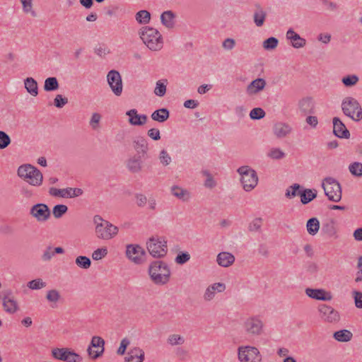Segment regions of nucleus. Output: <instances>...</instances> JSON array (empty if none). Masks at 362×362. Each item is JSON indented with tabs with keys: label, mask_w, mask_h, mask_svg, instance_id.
Returning a JSON list of instances; mask_svg holds the SVG:
<instances>
[{
	"label": "nucleus",
	"mask_w": 362,
	"mask_h": 362,
	"mask_svg": "<svg viewBox=\"0 0 362 362\" xmlns=\"http://www.w3.org/2000/svg\"><path fill=\"white\" fill-rule=\"evenodd\" d=\"M151 280L156 285L168 284L170 278V269L167 263L163 261H153L148 269Z\"/></svg>",
	"instance_id": "nucleus-1"
},
{
	"label": "nucleus",
	"mask_w": 362,
	"mask_h": 362,
	"mask_svg": "<svg viewBox=\"0 0 362 362\" xmlns=\"http://www.w3.org/2000/svg\"><path fill=\"white\" fill-rule=\"evenodd\" d=\"M143 42L153 51L159 50L163 47L162 35L156 29L151 27H143L139 33Z\"/></svg>",
	"instance_id": "nucleus-2"
},
{
	"label": "nucleus",
	"mask_w": 362,
	"mask_h": 362,
	"mask_svg": "<svg viewBox=\"0 0 362 362\" xmlns=\"http://www.w3.org/2000/svg\"><path fill=\"white\" fill-rule=\"evenodd\" d=\"M146 248L154 258L164 257L168 252L167 240L163 236H152L146 242Z\"/></svg>",
	"instance_id": "nucleus-3"
},
{
	"label": "nucleus",
	"mask_w": 362,
	"mask_h": 362,
	"mask_svg": "<svg viewBox=\"0 0 362 362\" xmlns=\"http://www.w3.org/2000/svg\"><path fill=\"white\" fill-rule=\"evenodd\" d=\"M18 175L33 186H40L42 183V173L30 164L20 166L18 169Z\"/></svg>",
	"instance_id": "nucleus-4"
},
{
	"label": "nucleus",
	"mask_w": 362,
	"mask_h": 362,
	"mask_svg": "<svg viewBox=\"0 0 362 362\" xmlns=\"http://www.w3.org/2000/svg\"><path fill=\"white\" fill-rule=\"evenodd\" d=\"M344 114L354 121L362 119V107L358 100L352 97L345 98L341 103Z\"/></svg>",
	"instance_id": "nucleus-5"
},
{
	"label": "nucleus",
	"mask_w": 362,
	"mask_h": 362,
	"mask_svg": "<svg viewBox=\"0 0 362 362\" xmlns=\"http://www.w3.org/2000/svg\"><path fill=\"white\" fill-rule=\"evenodd\" d=\"M238 172L241 175V183L245 191H251L257 186L258 177L255 170L247 165H244L240 167Z\"/></svg>",
	"instance_id": "nucleus-6"
},
{
	"label": "nucleus",
	"mask_w": 362,
	"mask_h": 362,
	"mask_svg": "<svg viewBox=\"0 0 362 362\" xmlns=\"http://www.w3.org/2000/svg\"><path fill=\"white\" fill-rule=\"evenodd\" d=\"M326 196L329 200L338 202L341 199V188L339 182L332 177H326L322 182Z\"/></svg>",
	"instance_id": "nucleus-7"
},
{
	"label": "nucleus",
	"mask_w": 362,
	"mask_h": 362,
	"mask_svg": "<svg viewBox=\"0 0 362 362\" xmlns=\"http://www.w3.org/2000/svg\"><path fill=\"white\" fill-rule=\"evenodd\" d=\"M52 356L57 360L65 362H81L82 357L69 348H54L52 350Z\"/></svg>",
	"instance_id": "nucleus-8"
},
{
	"label": "nucleus",
	"mask_w": 362,
	"mask_h": 362,
	"mask_svg": "<svg viewBox=\"0 0 362 362\" xmlns=\"http://www.w3.org/2000/svg\"><path fill=\"white\" fill-rule=\"evenodd\" d=\"M238 358L241 362H261L262 356L259 350L254 346H245L238 349Z\"/></svg>",
	"instance_id": "nucleus-9"
},
{
	"label": "nucleus",
	"mask_w": 362,
	"mask_h": 362,
	"mask_svg": "<svg viewBox=\"0 0 362 362\" xmlns=\"http://www.w3.org/2000/svg\"><path fill=\"white\" fill-rule=\"evenodd\" d=\"M105 351V340L98 336H94L91 339L90 344L88 347L87 351L89 356L95 360L100 357Z\"/></svg>",
	"instance_id": "nucleus-10"
},
{
	"label": "nucleus",
	"mask_w": 362,
	"mask_h": 362,
	"mask_svg": "<svg viewBox=\"0 0 362 362\" xmlns=\"http://www.w3.org/2000/svg\"><path fill=\"white\" fill-rule=\"evenodd\" d=\"M127 257L136 264H142L145 261L146 253L139 245H128L126 250Z\"/></svg>",
	"instance_id": "nucleus-11"
},
{
	"label": "nucleus",
	"mask_w": 362,
	"mask_h": 362,
	"mask_svg": "<svg viewBox=\"0 0 362 362\" xmlns=\"http://www.w3.org/2000/svg\"><path fill=\"white\" fill-rule=\"evenodd\" d=\"M107 79L112 92L119 96L122 92V81L120 74L115 70H111L107 75Z\"/></svg>",
	"instance_id": "nucleus-12"
},
{
	"label": "nucleus",
	"mask_w": 362,
	"mask_h": 362,
	"mask_svg": "<svg viewBox=\"0 0 362 362\" xmlns=\"http://www.w3.org/2000/svg\"><path fill=\"white\" fill-rule=\"evenodd\" d=\"M95 232L98 238L108 240L117 233L118 228L110 222H106L103 226L95 227Z\"/></svg>",
	"instance_id": "nucleus-13"
},
{
	"label": "nucleus",
	"mask_w": 362,
	"mask_h": 362,
	"mask_svg": "<svg viewBox=\"0 0 362 362\" xmlns=\"http://www.w3.org/2000/svg\"><path fill=\"white\" fill-rule=\"evenodd\" d=\"M30 214L37 221H45L50 216V210L45 204H36L30 209Z\"/></svg>",
	"instance_id": "nucleus-14"
},
{
	"label": "nucleus",
	"mask_w": 362,
	"mask_h": 362,
	"mask_svg": "<svg viewBox=\"0 0 362 362\" xmlns=\"http://www.w3.org/2000/svg\"><path fill=\"white\" fill-rule=\"evenodd\" d=\"M3 307L4 310L10 314H13L19 309L17 301L14 299L11 290H6L2 296Z\"/></svg>",
	"instance_id": "nucleus-15"
},
{
	"label": "nucleus",
	"mask_w": 362,
	"mask_h": 362,
	"mask_svg": "<svg viewBox=\"0 0 362 362\" xmlns=\"http://www.w3.org/2000/svg\"><path fill=\"white\" fill-rule=\"evenodd\" d=\"M318 311L321 315V317L327 322H338L340 319L338 311L329 305L325 304L320 305L318 306Z\"/></svg>",
	"instance_id": "nucleus-16"
},
{
	"label": "nucleus",
	"mask_w": 362,
	"mask_h": 362,
	"mask_svg": "<svg viewBox=\"0 0 362 362\" xmlns=\"http://www.w3.org/2000/svg\"><path fill=\"white\" fill-rule=\"evenodd\" d=\"M246 332L252 335H259L263 328L262 322L257 317H250L244 322Z\"/></svg>",
	"instance_id": "nucleus-17"
},
{
	"label": "nucleus",
	"mask_w": 362,
	"mask_h": 362,
	"mask_svg": "<svg viewBox=\"0 0 362 362\" xmlns=\"http://www.w3.org/2000/svg\"><path fill=\"white\" fill-rule=\"evenodd\" d=\"M332 122L333 133L336 136L340 139H349L350 137L349 131L339 117H334Z\"/></svg>",
	"instance_id": "nucleus-18"
},
{
	"label": "nucleus",
	"mask_w": 362,
	"mask_h": 362,
	"mask_svg": "<svg viewBox=\"0 0 362 362\" xmlns=\"http://www.w3.org/2000/svg\"><path fill=\"white\" fill-rule=\"evenodd\" d=\"M305 293L310 297L315 300H331L332 296L329 292H327L323 289L306 288Z\"/></svg>",
	"instance_id": "nucleus-19"
},
{
	"label": "nucleus",
	"mask_w": 362,
	"mask_h": 362,
	"mask_svg": "<svg viewBox=\"0 0 362 362\" xmlns=\"http://www.w3.org/2000/svg\"><path fill=\"white\" fill-rule=\"evenodd\" d=\"M266 81L262 78L253 80L246 88L247 93L250 95H255L262 90L266 86Z\"/></svg>",
	"instance_id": "nucleus-20"
},
{
	"label": "nucleus",
	"mask_w": 362,
	"mask_h": 362,
	"mask_svg": "<svg viewBox=\"0 0 362 362\" xmlns=\"http://www.w3.org/2000/svg\"><path fill=\"white\" fill-rule=\"evenodd\" d=\"M226 289V285L223 283H215L211 286H209L204 293V299L206 300H211L214 298L215 293H221Z\"/></svg>",
	"instance_id": "nucleus-21"
},
{
	"label": "nucleus",
	"mask_w": 362,
	"mask_h": 362,
	"mask_svg": "<svg viewBox=\"0 0 362 362\" xmlns=\"http://www.w3.org/2000/svg\"><path fill=\"white\" fill-rule=\"evenodd\" d=\"M286 37L291 40L292 45L295 48H301L306 44L304 38H302L298 33H295L293 29H289L286 33Z\"/></svg>",
	"instance_id": "nucleus-22"
},
{
	"label": "nucleus",
	"mask_w": 362,
	"mask_h": 362,
	"mask_svg": "<svg viewBox=\"0 0 362 362\" xmlns=\"http://www.w3.org/2000/svg\"><path fill=\"white\" fill-rule=\"evenodd\" d=\"M300 202L303 204H307L317 197V190L315 189H303L298 191Z\"/></svg>",
	"instance_id": "nucleus-23"
},
{
	"label": "nucleus",
	"mask_w": 362,
	"mask_h": 362,
	"mask_svg": "<svg viewBox=\"0 0 362 362\" xmlns=\"http://www.w3.org/2000/svg\"><path fill=\"white\" fill-rule=\"evenodd\" d=\"M234 261L235 257L230 252H222L217 255V262L221 267H229Z\"/></svg>",
	"instance_id": "nucleus-24"
},
{
	"label": "nucleus",
	"mask_w": 362,
	"mask_h": 362,
	"mask_svg": "<svg viewBox=\"0 0 362 362\" xmlns=\"http://www.w3.org/2000/svg\"><path fill=\"white\" fill-rule=\"evenodd\" d=\"M170 117V112L167 108H160L155 110L151 115L153 120L160 123L165 122Z\"/></svg>",
	"instance_id": "nucleus-25"
},
{
	"label": "nucleus",
	"mask_w": 362,
	"mask_h": 362,
	"mask_svg": "<svg viewBox=\"0 0 362 362\" xmlns=\"http://www.w3.org/2000/svg\"><path fill=\"white\" fill-rule=\"evenodd\" d=\"M144 358V351L139 348H134L130 351L129 356L125 358V362H143Z\"/></svg>",
	"instance_id": "nucleus-26"
},
{
	"label": "nucleus",
	"mask_w": 362,
	"mask_h": 362,
	"mask_svg": "<svg viewBox=\"0 0 362 362\" xmlns=\"http://www.w3.org/2000/svg\"><path fill=\"white\" fill-rule=\"evenodd\" d=\"M291 131V129L289 125L285 123L279 122L274 126V133L279 138L286 136Z\"/></svg>",
	"instance_id": "nucleus-27"
},
{
	"label": "nucleus",
	"mask_w": 362,
	"mask_h": 362,
	"mask_svg": "<svg viewBox=\"0 0 362 362\" xmlns=\"http://www.w3.org/2000/svg\"><path fill=\"white\" fill-rule=\"evenodd\" d=\"M299 108L305 114L314 112V104L311 98H303L299 101Z\"/></svg>",
	"instance_id": "nucleus-28"
},
{
	"label": "nucleus",
	"mask_w": 362,
	"mask_h": 362,
	"mask_svg": "<svg viewBox=\"0 0 362 362\" xmlns=\"http://www.w3.org/2000/svg\"><path fill=\"white\" fill-rule=\"evenodd\" d=\"M175 16L171 11H164L160 16L161 23L168 28L174 27V18Z\"/></svg>",
	"instance_id": "nucleus-29"
},
{
	"label": "nucleus",
	"mask_w": 362,
	"mask_h": 362,
	"mask_svg": "<svg viewBox=\"0 0 362 362\" xmlns=\"http://www.w3.org/2000/svg\"><path fill=\"white\" fill-rule=\"evenodd\" d=\"M25 88L27 91L33 96H37L38 94V88L37 81L32 77H28L24 81Z\"/></svg>",
	"instance_id": "nucleus-30"
},
{
	"label": "nucleus",
	"mask_w": 362,
	"mask_h": 362,
	"mask_svg": "<svg viewBox=\"0 0 362 362\" xmlns=\"http://www.w3.org/2000/svg\"><path fill=\"white\" fill-rule=\"evenodd\" d=\"M134 148L138 153L146 154L148 151V142L144 137L140 136L134 141Z\"/></svg>",
	"instance_id": "nucleus-31"
},
{
	"label": "nucleus",
	"mask_w": 362,
	"mask_h": 362,
	"mask_svg": "<svg viewBox=\"0 0 362 362\" xmlns=\"http://www.w3.org/2000/svg\"><path fill=\"white\" fill-rule=\"evenodd\" d=\"M352 337V333L348 329H341L334 333V339L341 342L349 341Z\"/></svg>",
	"instance_id": "nucleus-32"
},
{
	"label": "nucleus",
	"mask_w": 362,
	"mask_h": 362,
	"mask_svg": "<svg viewBox=\"0 0 362 362\" xmlns=\"http://www.w3.org/2000/svg\"><path fill=\"white\" fill-rule=\"evenodd\" d=\"M59 87L58 80L56 77H49L45 79L44 90L47 92L57 90Z\"/></svg>",
	"instance_id": "nucleus-33"
},
{
	"label": "nucleus",
	"mask_w": 362,
	"mask_h": 362,
	"mask_svg": "<svg viewBox=\"0 0 362 362\" xmlns=\"http://www.w3.org/2000/svg\"><path fill=\"white\" fill-rule=\"evenodd\" d=\"M306 227L308 233L314 235L320 229V222L317 218H311L307 221Z\"/></svg>",
	"instance_id": "nucleus-34"
},
{
	"label": "nucleus",
	"mask_w": 362,
	"mask_h": 362,
	"mask_svg": "<svg viewBox=\"0 0 362 362\" xmlns=\"http://www.w3.org/2000/svg\"><path fill=\"white\" fill-rule=\"evenodd\" d=\"M171 192L175 197L182 199V201H187L189 198V193L188 191L178 186H173L171 188Z\"/></svg>",
	"instance_id": "nucleus-35"
},
{
	"label": "nucleus",
	"mask_w": 362,
	"mask_h": 362,
	"mask_svg": "<svg viewBox=\"0 0 362 362\" xmlns=\"http://www.w3.org/2000/svg\"><path fill=\"white\" fill-rule=\"evenodd\" d=\"M135 18L139 23L146 24L151 20V13L146 10H141L136 13Z\"/></svg>",
	"instance_id": "nucleus-36"
},
{
	"label": "nucleus",
	"mask_w": 362,
	"mask_h": 362,
	"mask_svg": "<svg viewBox=\"0 0 362 362\" xmlns=\"http://www.w3.org/2000/svg\"><path fill=\"white\" fill-rule=\"evenodd\" d=\"M141 157L138 158H130L127 163V167L129 170L133 173H137L141 170Z\"/></svg>",
	"instance_id": "nucleus-37"
},
{
	"label": "nucleus",
	"mask_w": 362,
	"mask_h": 362,
	"mask_svg": "<svg viewBox=\"0 0 362 362\" xmlns=\"http://www.w3.org/2000/svg\"><path fill=\"white\" fill-rule=\"evenodd\" d=\"M167 83L168 81L166 79L157 81L154 93L159 97H163L166 93Z\"/></svg>",
	"instance_id": "nucleus-38"
},
{
	"label": "nucleus",
	"mask_w": 362,
	"mask_h": 362,
	"mask_svg": "<svg viewBox=\"0 0 362 362\" xmlns=\"http://www.w3.org/2000/svg\"><path fill=\"white\" fill-rule=\"evenodd\" d=\"M76 264L81 269H88L91 265V260L86 256H78L76 259Z\"/></svg>",
	"instance_id": "nucleus-39"
},
{
	"label": "nucleus",
	"mask_w": 362,
	"mask_h": 362,
	"mask_svg": "<svg viewBox=\"0 0 362 362\" xmlns=\"http://www.w3.org/2000/svg\"><path fill=\"white\" fill-rule=\"evenodd\" d=\"M302 189H303V187L299 184H293L286 189L285 196L288 199H291L298 195V191H301Z\"/></svg>",
	"instance_id": "nucleus-40"
},
{
	"label": "nucleus",
	"mask_w": 362,
	"mask_h": 362,
	"mask_svg": "<svg viewBox=\"0 0 362 362\" xmlns=\"http://www.w3.org/2000/svg\"><path fill=\"white\" fill-rule=\"evenodd\" d=\"M129 117L128 122L130 124L139 126L138 121H139V115L136 109H131L126 112Z\"/></svg>",
	"instance_id": "nucleus-41"
},
{
	"label": "nucleus",
	"mask_w": 362,
	"mask_h": 362,
	"mask_svg": "<svg viewBox=\"0 0 362 362\" xmlns=\"http://www.w3.org/2000/svg\"><path fill=\"white\" fill-rule=\"evenodd\" d=\"M23 12L30 13L33 17L37 16V13L33 9V0H21Z\"/></svg>",
	"instance_id": "nucleus-42"
},
{
	"label": "nucleus",
	"mask_w": 362,
	"mask_h": 362,
	"mask_svg": "<svg viewBox=\"0 0 362 362\" xmlns=\"http://www.w3.org/2000/svg\"><path fill=\"white\" fill-rule=\"evenodd\" d=\"M68 211V207L64 204H57L53 207V216L56 218H61Z\"/></svg>",
	"instance_id": "nucleus-43"
},
{
	"label": "nucleus",
	"mask_w": 362,
	"mask_h": 362,
	"mask_svg": "<svg viewBox=\"0 0 362 362\" xmlns=\"http://www.w3.org/2000/svg\"><path fill=\"white\" fill-rule=\"evenodd\" d=\"M349 170L352 175L356 177L362 176V163L359 162H354L353 163L350 164L349 166Z\"/></svg>",
	"instance_id": "nucleus-44"
},
{
	"label": "nucleus",
	"mask_w": 362,
	"mask_h": 362,
	"mask_svg": "<svg viewBox=\"0 0 362 362\" xmlns=\"http://www.w3.org/2000/svg\"><path fill=\"white\" fill-rule=\"evenodd\" d=\"M322 230L323 233H325L326 235H327L329 237L334 236L336 234L334 223L332 221H331L329 222H327V223L323 224Z\"/></svg>",
	"instance_id": "nucleus-45"
},
{
	"label": "nucleus",
	"mask_w": 362,
	"mask_h": 362,
	"mask_svg": "<svg viewBox=\"0 0 362 362\" xmlns=\"http://www.w3.org/2000/svg\"><path fill=\"white\" fill-rule=\"evenodd\" d=\"M279 43L277 38L274 37H270L263 42V47L267 50L275 49Z\"/></svg>",
	"instance_id": "nucleus-46"
},
{
	"label": "nucleus",
	"mask_w": 362,
	"mask_h": 362,
	"mask_svg": "<svg viewBox=\"0 0 362 362\" xmlns=\"http://www.w3.org/2000/svg\"><path fill=\"white\" fill-rule=\"evenodd\" d=\"M60 298V293L56 289L48 291L46 295V299L50 303H56L59 300Z\"/></svg>",
	"instance_id": "nucleus-47"
},
{
	"label": "nucleus",
	"mask_w": 362,
	"mask_h": 362,
	"mask_svg": "<svg viewBox=\"0 0 362 362\" xmlns=\"http://www.w3.org/2000/svg\"><path fill=\"white\" fill-rule=\"evenodd\" d=\"M28 287L32 290H37L46 286V283L42 279H36L28 283Z\"/></svg>",
	"instance_id": "nucleus-48"
},
{
	"label": "nucleus",
	"mask_w": 362,
	"mask_h": 362,
	"mask_svg": "<svg viewBox=\"0 0 362 362\" xmlns=\"http://www.w3.org/2000/svg\"><path fill=\"white\" fill-rule=\"evenodd\" d=\"M342 83L346 87L354 86L358 81V77L356 75H348L342 78Z\"/></svg>",
	"instance_id": "nucleus-49"
},
{
	"label": "nucleus",
	"mask_w": 362,
	"mask_h": 362,
	"mask_svg": "<svg viewBox=\"0 0 362 362\" xmlns=\"http://www.w3.org/2000/svg\"><path fill=\"white\" fill-rule=\"evenodd\" d=\"M265 112L261 107L253 108L250 112V117L252 119H260L264 117Z\"/></svg>",
	"instance_id": "nucleus-50"
},
{
	"label": "nucleus",
	"mask_w": 362,
	"mask_h": 362,
	"mask_svg": "<svg viewBox=\"0 0 362 362\" xmlns=\"http://www.w3.org/2000/svg\"><path fill=\"white\" fill-rule=\"evenodd\" d=\"M266 16L267 13L263 11L255 12L254 14V21L255 25L258 27L262 26L264 23Z\"/></svg>",
	"instance_id": "nucleus-51"
},
{
	"label": "nucleus",
	"mask_w": 362,
	"mask_h": 362,
	"mask_svg": "<svg viewBox=\"0 0 362 362\" xmlns=\"http://www.w3.org/2000/svg\"><path fill=\"white\" fill-rule=\"evenodd\" d=\"M10 136L4 132L0 131V149H4L11 144Z\"/></svg>",
	"instance_id": "nucleus-52"
},
{
	"label": "nucleus",
	"mask_w": 362,
	"mask_h": 362,
	"mask_svg": "<svg viewBox=\"0 0 362 362\" xmlns=\"http://www.w3.org/2000/svg\"><path fill=\"white\" fill-rule=\"evenodd\" d=\"M107 254V250L106 247L98 248L95 250L92 254V258L94 260H100L103 257H105Z\"/></svg>",
	"instance_id": "nucleus-53"
},
{
	"label": "nucleus",
	"mask_w": 362,
	"mask_h": 362,
	"mask_svg": "<svg viewBox=\"0 0 362 362\" xmlns=\"http://www.w3.org/2000/svg\"><path fill=\"white\" fill-rule=\"evenodd\" d=\"M262 224V219L261 218H256L249 225L248 229L250 231H259Z\"/></svg>",
	"instance_id": "nucleus-54"
},
{
	"label": "nucleus",
	"mask_w": 362,
	"mask_h": 362,
	"mask_svg": "<svg viewBox=\"0 0 362 362\" xmlns=\"http://www.w3.org/2000/svg\"><path fill=\"white\" fill-rule=\"evenodd\" d=\"M352 296L354 299L355 306L357 308L362 309V292L358 291H353Z\"/></svg>",
	"instance_id": "nucleus-55"
},
{
	"label": "nucleus",
	"mask_w": 362,
	"mask_h": 362,
	"mask_svg": "<svg viewBox=\"0 0 362 362\" xmlns=\"http://www.w3.org/2000/svg\"><path fill=\"white\" fill-rule=\"evenodd\" d=\"M66 197L73 198L81 195L83 190L80 188L68 187L66 189Z\"/></svg>",
	"instance_id": "nucleus-56"
},
{
	"label": "nucleus",
	"mask_w": 362,
	"mask_h": 362,
	"mask_svg": "<svg viewBox=\"0 0 362 362\" xmlns=\"http://www.w3.org/2000/svg\"><path fill=\"white\" fill-rule=\"evenodd\" d=\"M168 341L171 345L182 344L185 341L184 338L179 334L170 335Z\"/></svg>",
	"instance_id": "nucleus-57"
},
{
	"label": "nucleus",
	"mask_w": 362,
	"mask_h": 362,
	"mask_svg": "<svg viewBox=\"0 0 362 362\" xmlns=\"http://www.w3.org/2000/svg\"><path fill=\"white\" fill-rule=\"evenodd\" d=\"M67 103L68 99L62 95H57L54 100V105L58 108L63 107Z\"/></svg>",
	"instance_id": "nucleus-58"
},
{
	"label": "nucleus",
	"mask_w": 362,
	"mask_h": 362,
	"mask_svg": "<svg viewBox=\"0 0 362 362\" xmlns=\"http://www.w3.org/2000/svg\"><path fill=\"white\" fill-rule=\"evenodd\" d=\"M190 259V255L188 252H180L176 258L175 262L179 264H183L186 263Z\"/></svg>",
	"instance_id": "nucleus-59"
},
{
	"label": "nucleus",
	"mask_w": 362,
	"mask_h": 362,
	"mask_svg": "<svg viewBox=\"0 0 362 362\" xmlns=\"http://www.w3.org/2000/svg\"><path fill=\"white\" fill-rule=\"evenodd\" d=\"M129 344L130 341L127 338H124L120 342V346L117 351V354L118 355H124Z\"/></svg>",
	"instance_id": "nucleus-60"
},
{
	"label": "nucleus",
	"mask_w": 362,
	"mask_h": 362,
	"mask_svg": "<svg viewBox=\"0 0 362 362\" xmlns=\"http://www.w3.org/2000/svg\"><path fill=\"white\" fill-rule=\"evenodd\" d=\"M49 193L50 195L53 197H66V189H57L55 187H51L49 189Z\"/></svg>",
	"instance_id": "nucleus-61"
},
{
	"label": "nucleus",
	"mask_w": 362,
	"mask_h": 362,
	"mask_svg": "<svg viewBox=\"0 0 362 362\" xmlns=\"http://www.w3.org/2000/svg\"><path fill=\"white\" fill-rule=\"evenodd\" d=\"M269 156L274 159H281L284 157V153L279 148H273L271 150Z\"/></svg>",
	"instance_id": "nucleus-62"
},
{
	"label": "nucleus",
	"mask_w": 362,
	"mask_h": 362,
	"mask_svg": "<svg viewBox=\"0 0 362 362\" xmlns=\"http://www.w3.org/2000/svg\"><path fill=\"white\" fill-rule=\"evenodd\" d=\"M148 136L154 141H158L160 139V131L158 129H150L147 132Z\"/></svg>",
	"instance_id": "nucleus-63"
},
{
	"label": "nucleus",
	"mask_w": 362,
	"mask_h": 362,
	"mask_svg": "<svg viewBox=\"0 0 362 362\" xmlns=\"http://www.w3.org/2000/svg\"><path fill=\"white\" fill-rule=\"evenodd\" d=\"M235 41L234 39L227 38L223 42L222 47L226 50H231L235 47Z\"/></svg>",
	"instance_id": "nucleus-64"
}]
</instances>
